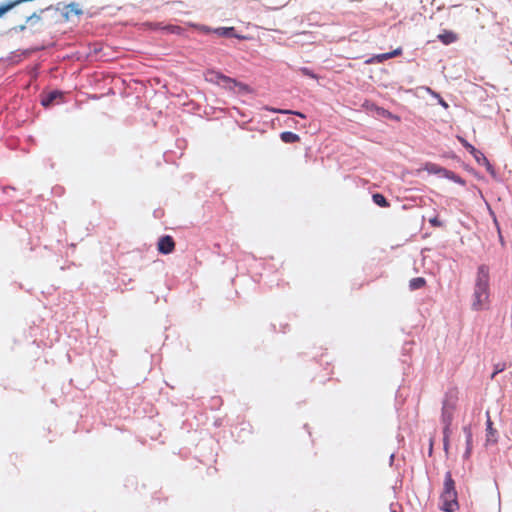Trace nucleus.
Masks as SVG:
<instances>
[{"label": "nucleus", "mask_w": 512, "mask_h": 512, "mask_svg": "<svg viewBox=\"0 0 512 512\" xmlns=\"http://www.w3.org/2000/svg\"><path fill=\"white\" fill-rule=\"evenodd\" d=\"M489 269L485 265L478 268L476 283L473 293L472 309L480 311L486 308L489 303Z\"/></svg>", "instance_id": "1"}, {"label": "nucleus", "mask_w": 512, "mask_h": 512, "mask_svg": "<svg viewBox=\"0 0 512 512\" xmlns=\"http://www.w3.org/2000/svg\"><path fill=\"white\" fill-rule=\"evenodd\" d=\"M440 501V508L445 512H455L459 508L455 482L450 471L446 472L445 474L443 491L440 495Z\"/></svg>", "instance_id": "2"}, {"label": "nucleus", "mask_w": 512, "mask_h": 512, "mask_svg": "<svg viewBox=\"0 0 512 512\" xmlns=\"http://www.w3.org/2000/svg\"><path fill=\"white\" fill-rule=\"evenodd\" d=\"M457 402H458V391L457 389L453 388L448 390L445 393L443 403H442V409H441V420L444 424V433L446 434L453 421L454 412L457 408Z\"/></svg>", "instance_id": "3"}, {"label": "nucleus", "mask_w": 512, "mask_h": 512, "mask_svg": "<svg viewBox=\"0 0 512 512\" xmlns=\"http://www.w3.org/2000/svg\"><path fill=\"white\" fill-rule=\"evenodd\" d=\"M221 86L228 90L238 89L239 92H250V88L248 85L237 81L236 79L230 78L228 76L222 77Z\"/></svg>", "instance_id": "4"}, {"label": "nucleus", "mask_w": 512, "mask_h": 512, "mask_svg": "<svg viewBox=\"0 0 512 512\" xmlns=\"http://www.w3.org/2000/svg\"><path fill=\"white\" fill-rule=\"evenodd\" d=\"M157 248L162 254L172 253L175 249L174 239L169 235L162 236L158 241Z\"/></svg>", "instance_id": "5"}, {"label": "nucleus", "mask_w": 512, "mask_h": 512, "mask_svg": "<svg viewBox=\"0 0 512 512\" xmlns=\"http://www.w3.org/2000/svg\"><path fill=\"white\" fill-rule=\"evenodd\" d=\"M402 53H403L402 48L398 47L391 52L375 55L372 58H370L369 60H367L366 63H369V64L370 63H382L388 59L401 56Z\"/></svg>", "instance_id": "6"}, {"label": "nucleus", "mask_w": 512, "mask_h": 512, "mask_svg": "<svg viewBox=\"0 0 512 512\" xmlns=\"http://www.w3.org/2000/svg\"><path fill=\"white\" fill-rule=\"evenodd\" d=\"M437 38L444 44L449 45L458 40V35L450 30H444L442 33H440Z\"/></svg>", "instance_id": "7"}, {"label": "nucleus", "mask_w": 512, "mask_h": 512, "mask_svg": "<svg viewBox=\"0 0 512 512\" xmlns=\"http://www.w3.org/2000/svg\"><path fill=\"white\" fill-rule=\"evenodd\" d=\"M280 139L284 143H296L300 141V136L290 131H284L280 134Z\"/></svg>", "instance_id": "8"}, {"label": "nucleus", "mask_w": 512, "mask_h": 512, "mask_svg": "<svg viewBox=\"0 0 512 512\" xmlns=\"http://www.w3.org/2000/svg\"><path fill=\"white\" fill-rule=\"evenodd\" d=\"M442 176L445 178H448L460 185H465V181L459 175L454 173L453 171H450V170H447L444 168Z\"/></svg>", "instance_id": "9"}, {"label": "nucleus", "mask_w": 512, "mask_h": 512, "mask_svg": "<svg viewBox=\"0 0 512 512\" xmlns=\"http://www.w3.org/2000/svg\"><path fill=\"white\" fill-rule=\"evenodd\" d=\"M426 285V280L423 277L412 278L409 281V288L411 290L421 289Z\"/></svg>", "instance_id": "10"}, {"label": "nucleus", "mask_w": 512, "mask_h": 512, "mask_svg": "<svg viewBox=\"0 0 512 512\" xmlns=\"http://www.w3.org/2000/svg\"><path fill=\"white\" fill-rule=\"evenodd\" d=\"M372 199H373V202L380 207H388L389 206V203L386 200V198L384 197V195H382L380 193L373 194Z\"/></svg>", "instance_id": "11"}, {"label": "nucleus", "mask_w": 512, "mask_h": 512, "mask_svg": "<svg viewBox=\"0 0 512 512\" xmlns=\"http://www.w3.org/2000/svg\"><path fill=\"white\" fill-rule=\"evenodd\" d=\"M467 150H468V151L470 152V154H472V155H474V154H479V155H481V159L483 160V162L485 163V165L487 166V168H488V169H490V168H491V165H490V163H489L488 159L484 156V154H483L481 151L477 150L473 145H472L470 148H468Z\"/></svg>", "instance_id": "12"}, {"label": "nucleus", "mask_w": 512, "mask_h": 512, "mask_svg": "<svg viewBox=\"0 0 512 512\" xmlns=\"http://www.w3.org/2000/svg\"><path fill=\"white\" fill-rule=\"evenodd\" d=\"M57 96H58L57 92H52V93L48 94L45 98H43L41 100L42 105L45 107L51 105Z\"/></svg>", "instance_id": "13"}, {"label": "nucleus", "mask_w": 512, "mask_h": 512, "mask_svg": "<svg viewBox=\"0 0 512 512\" xmlns=\"http://www.w3.org/2000/svg\"><path fill=\"white\" fill-rule=\"evenodd\" d=\"M377 112L379 115H381L383 117H387V118H390V119H393L396 121L400 120V118L398 116L392 114L391 112H389L388 110H386L384 108H377Z\"/></svg>", "instance_id": "14"}, {"label": "nucleus", "mask_w": 512, "mask_h": 512, "mask_svg": "<svg viewBox=\"0 0 512 512\" xmlns=\"http://www.w3.org/2000/svg\"><path fill=\"white\" fill-rule=\"evenodd\" d=\"M463 430L466 434L467 453H470L471 444H472V432L469 427H464Z\"/></svg>", "instance_id": "15"}, {"label": "nucleus", "mask_w": 512, "mask_h": 512, "mask_svg": "<svg viewBox=\"0 0 512 512\" xmlns=\"http://www.w3.org/2000/svg\"><path fill=\"white\" fill-rule=\"evenodd\" d=\"M426 170L431 172V173L441 174L442 175L444 168H442V167H440V166H438L436 164H428L426 166Z\"/></svg>", "instance_id": "16"}, {"label": "nucleus", "mask_w": 512, "mask_h": 512, "mask_svg": "<svg viewBox=\"0 0 512 512\" xmlns=\"http://www.w3.org/2000/svg\"><path fill=\"white\" fill-rule=\"evenodd\" d=\"M67 13H74L76 15H80L82 11L79 9L77 3H70L66 6Z\"/></svg>", "instance_id": "17"}, {"label": "nucleus", "mask_w": 512, "mask_h": 512, "mask_svg": "<svg viewBox=\"0 0 512 512\" xmlns=\"http://www.w3.org/2000/svg\"><path fill=\"white\" fill-rule=\"evenodd\" d=\"M16 5H18V3H16V0L11 2V3H8L6 5H2L0 6V18L6 13L8 12L9 10H11L13 7H15Z\"/></svg>", "instance_id": "18"}, {"label": "nucleus", "mask_w": 512, "mask_h": 512, "mask_svg": "<svg viewBox=\"0 0 512 512\" xmlns=\"http://www.w3.org/2000/svg\"><path fill=\"white\" fill-rule=\"evenodd\" d=\"M210 75L213 76L211 80H214L218 85L222 84V77H226V75L220 73V72H210Z\"/></svg>", "instance_id": "19"}, {"label": "nucleus", "mask_w": 512, "mask_h": 512, "mask_svg": "<svg viewBox=\"0 0 512 512\" xmlns=\"http://www.w3.org/2000/svg\"><path fill=\"white\" fill-rule=\"evenodd\" d=\"M505 369H506V364L505 363H497L494 366V372H493L491 378L493 379L498 373L504 371Z\"/></svg>", "instance_id": "20"}, {"label": "nucleus", "mask_w": 512, "mask_h": 512, "mask_svg": "<svg viewBox=\"0 0 512 512\" xmlns=\"http://www.w3.org/2000/svg\"><path fill=\"white\" fill-rule=\"evenodd\" d=\"M274 112L282 113V114H294L296 116H299L301 118H305V115L298 111H292V110H273Z\"/></svg>", "instance_id": "21"}, {"label": "nucleus", "mask_w": 512, "mask_h": 512, "mask_svg": "<svg viewBox=\"0 0 512 512\" xmlns=\"http://www.w3.org/2000/svg\"><path fill=\"white\" fill-rule=\"evenodd\" d=\"M429 223L432 227H442L443 226V222L438 218V216L430 218Z\"/></svg>", "instance_id": "22"}, {"label": "nucleus", "mask_w": 512, "mask_h": 512, "mask_svg": "<svg viewBox=\"0 0 512 512\" xmlns=\"http://www.w3.org/2000/svg\"><path fill=\"white\" fill-rule=\"evenodd\" d=\"M458 141L466 148H470L472 145L463 137L457 136Z\"/></svg>", "instance_id": "23"}, {"label": "nucleus", "mask_w": 512, "mask_h": 512, "mask_svg": "<svg viewBox=\"0 0 512 512\" xmlns=\"http://www.w3.org/2000/svg\"><path fill=\"white\" fill-rule=\"evenodd\" d=\"M487 432H488V435L494 434V429L492 427V421L490 418H488V420H487Z\"/></svg>", "instance_id": "24"}, {"label": "nucleus", "mask_w": 512, "mask_h": 512, "mask_svg": "<svg viewBox=\"0 0 512 512\" xmlns=\"http://www.w3.org/2000/svg\"><path fill=\"white\" fill-rule=\"evenodd\" d=\"M473 157L475 158V160L479 163V164H485L483 162V160L481 159V155L479 154H474Z\"/></svg>", "instance_id": "25"}, {"label": "nucleus", "mask_w": 512, "mask_h": 512, "mask_svg": "<svg viewBox=\"0 0 512 512\" xmlns=\"http://www.w3.org/2000/svg\"><path fill=\"white\" fill-rule=\"evenodd\" d=\"M302 71L306 74V75H309L311 77H315L313 74H311L307 68H303Z\"/></svg>", "instance_id": "26"}, {"label": "nucleus", "mask_w": 512, "mask_h": 512, "mask_svg": "<svg viewBox=\"0 0 512 512\" xmlns=\"http://www.w3.org/2000/svg\"><path fill=\"white\" fill-rule=\"evenodd\" d=\"M395 512V511H394Z\"/></svg>", "instance_id": "27"}]
</instances>
